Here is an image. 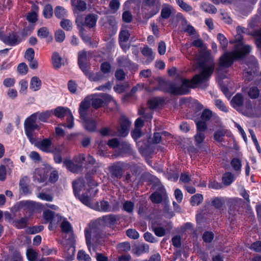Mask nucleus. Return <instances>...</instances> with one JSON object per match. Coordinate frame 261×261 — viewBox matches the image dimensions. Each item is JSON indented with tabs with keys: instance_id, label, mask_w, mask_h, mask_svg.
<instances>
[{
	"instance_id": "obj_25",
	"label": "nucleus",
	"mask_w": 261,
	"mask_h": 261,
	"mask_svg": "<svg viewBox=\"0 0 261 261\" xmlns=\"http://www.w3.org/2000/svg\"><path fill=\"white\" fill-rule=\"evenodd\" d=\"M92 208L98 211H102L105 212L111 211V207L109 202L105 200L100 201V205L98 202L93 203L92 206Z\"/></svg>"
},
{
	"instance_id": "obj_12",
	"label": "nucleus",
	"mask_w": 261,
	"mask_h": 261,
	"mask_svg": "<svg viewBox=\"0 0 261 261\" xmlns=\"http://www.w3.org/2000/svg\"><path fill=\"white\" fill-rule=\"evenodd\" d=\"M19 205L29 217L33 215L35 212L39 208V203L33 201L22 200L19 202Z\"/></svg>"
},
{
	"instance_id": "obj_59",
	"label": "nucleus",
	"mask_w": 261,
	"mask_h": 261,
	"mask_svg": "<svg viewBox=\"0 0 261 261\" xmlns=\"http://www.w3.org/2000/svg\"><path fill=\"white\" fill-rule=\"evenodd\" d=\"M212 116V112L208 109H205L203 111L201 115L202 120L204 121H208Z\"/></svg>"
},
{
	"instance_id": "obj_34",
	"label": "nucleus",
	"mask_w": 261,
	"mask_h": 261,
	"mask_svg": "<svg viewBox=\"0 0 261 261\" xmlns=\"http://www.w3.org/2000/svg\"><path fill=\"white\" fill-rule=\"evenodd\" d=\"M66 168L73 173H76L81 170L82 165L75 164L72 161L66 159Z\"/></svg>"
},
{
	"instance_id": "obj_39",
	"label": "nucleus",
	"mask_w": 261,
	"mask_h": 261,
	"mask_svg": "<svg viewBox=\"0 0 261 261\" xmlns=\"http://www.w3.org/2000/svg\"><path fill=\"white\" fill-rule=\"evenodd\" d=\"M65 150V145L64 143H62L61 144H58L56 146H52L50 153L52 154H63Z\"/></svg>"
},
{
	"instance_id": "obj_9",
	"label": "nucleus",
	"mask_w": 261,
	"mask_h": 261,
	"mask_svg": "<svg viewBox=\"0 0 261 261\" xmlns=\"http://www.w3.org/2000/svg\"><path fill=\"white\" fill-rule=\"evenodd\" d=\"M130 165L123 162H117L113 163L109 168L112 177L120 179L122 177L124 170L128 169Z\"/></svg>"
},
{
	"instance_id": "obj_35",
	"label": "nucleus",
	"mask_w": 261,
	"mask_h": 261,
	"mask_svg": "<svg viewBox=\"0 0 261 261\" xmlns=\"http://www.w3.org/2000/svg\"><path fill=\"white\" fill-rule=\"evenodd\" d=\"M66 127L72 128L74 126V118L71 111L66 108Z\"/></svg>"
},
{
	"instance_id": "obj_56",
	"label": "nucleus",
	"mask_w": 261,
	"mask_h": 261,
	"mask_svg": "<svg viewBox=\"0 0 261 261\" xmlns=\"http://www.w3.org/2000/svg\"><path fill=\"white\" fill-rule=\"evenodd\" d=\"M161 101L159 98H153L152 99H150L148 102L149 107L153 109L157 108L161 103Z\"/></svg>"
},
{
	"instance_id": "obj_18",
	"label": "nucleus",
	"mask_w": 261,
	"mask_h": 261,
	"mask_svg": "<svg viewBox=\"0 0 261 261\" xmlns=\"http://www.w3.org/2000/svg\"><path fill=\"white\" fill-rule=\"evenodd\" d=\"M81 119L84 128L87 131L94 132L96 130L97 123L94 119L86 117Z\"/></svg>"
},
{
	"instance_id": "obj_32",
	"label": "nucleus",
	"mask_w": 261,
	"mask_h": 261,
	"mask_svg": "<svg viewBox=\"0 0 261 261\" xmlns=\"http://www.w3.org/2000/svg\"><path fill=\"white\" fill-rule=\"evenodd\" d=\"M52 64L56 69H59L62 65V58L57 52H54L52 55Z\"/></svg>"
},
{
	"instance_id": "obj_47",
	"label": "nucleus",
	"mask_w": 261,
	"mask_h": 261,
	"mask_svg": "<svg viewBox=\"0 0 261 261\" xmlns=\"http://www.w3.org/2000/svg\"><path fill=\"white\" fill-rule=\"evenodd\" d=\"M134 203L131 201H125L123 203V210L129 214H132L134 210Z\"/></svg>"
},
{
	"instance_id": "obj_4",
	"label": "nucleus",
	"mask_w": 261,
	"mask_h": 261,
	"mask_svg": "<svg viewBox=\"0 0 261 261\" xmlns=\"http://www.w3.org/2000/svg\"><path fill=\"white\" fill-rule=\"evenodd\" d=\"M43 218L46 223H48V229L50 231H57L61 229L63 233H65V218L59 214L50 210L43 212Z\"/></svg>"
},
{
	"instance_id": "obj_28",
	"label": "nucleus",
	"mask_w": 261,
	"mask_h": 261,
	"mask_svg": "<svg viewBox=\"0 0 261 261\" xmlns=\"http://www.w3.org/2000/svg\"><path fill=\"white\" fill-rule=\"evenodd\" d=\"M97 155L101 157L107 156V143L105 141H101L97 143Z\"/></svg>"
},
{
	"instance_id": "obj_31",
	"label": "nucleus",
	"mask_w": 261,
	"mask_h": 261,
	"mask_svg": "<svg viewBox=\"0 0 261 261\" xmlns=\"http://www.w3.org/2000/svg\"><path fill=\"white\" fill-rule=\"evenodd\" d=\"M42 82L40 79L37 76L32 77L30 82V88L34 91L39 90L41 88Z\"/></svg>"
},
{
	"instance_id": "obj_10",
	"label": "nucleus",
	"mask_w": 261,
	"mask_h": 261,
	"mask_svg": "<svg viewBox=\"0 0 261 261\" xmlns=\"http://www.w3.org/2000/svg\"><path fill=\"white\" fill-rule=\"evenodd\" d=\"M231 103L236 110L242 113H243V108L244 107L247 110H250L252 108L250 100H248L246 103H244L243 96L241 93H237L232 97Z\"/></svg>"
},
{
	"instance_id": "obj_11",
	"label": "nucleus",
	"mask_w": 261,
	"mask_h": 261,
	"mask_svg": "<svg viewBox=\"0 0 261 261\" xmlns=\"http://www.w3.org/2000/svg\"><path fill=\"white\" fill-rule=\"evenodd\" d=\"M0 40L6 45L11 46H16L22 41L18 34H0Z\"/></svg>"
},
{
	"instance_id": "obj_38",
	"label": "nucleus",
	"mask_w": 261,
	"mask_h": 261,
	"mask_svg": "<svg viewBox=\"0 0 261 261\" xmlns=\"http://www.w3.org/2000/svg\"><path fill=\"white\" fill-rule=\"evenodd\" d=\"M34 11L29 13L27 16V20L29 22L35 23L37 20V12L38 11L39 8L37 6H34Z\"/></svg>"
},
{
	"instance_id": "obj_7",
	"label": "nucleus",
	"mask_w": 261,
	"mask_h": 261,
	"mask_svg": "<svg viewBox=\"0 0 261 261\" xmlns=\"http://www.w3.org/2000/svg\"><path fill=\"white\" fill-rule=\"evenodd\" d=\"M143 3L144 8L142 15L143 18L147 20L159 12V0H143Z\"/></svg>"
},
{
	"instance_id": "obj_33",
	"label": "nucleus",
	"mask_w": 261,
	"mask_h": 261,
	"mask_svg": "<svg viewBox=\"0 0 261 261\" xmlns=\"http://www.w3.org/2000/svg\"><path fill=\"white\" fill-rule=\"evenodd\" d=\"M235 179V176L231 172L225 173L222 177V182L225 186H229L233 182Z\"/></svg>"
},
{
	"instance_id": "obj_13",
	"label": "nucleus",
	"mask_w": 261,
	"mask_h": 261,
	"mask_svg": "<svg viewBox=\"0 0 261 261\" xmlns=\"http://www.w3.org/2000/svg\"><path fill=\"white\" fill-rule=\"evenodd\" d=\"M248 69L244 72L243 77L246 81H250L253 80L254 76L258 69V63L254 58L252 59L251 63L247 64Z\"/></svg>"
},
{
	"instance_id": "obj_21",
	"label": "nucleus",
	"mask_w": 261,
	"mask_h": 261,
	"mask_svg": "<svg viewBox=\"0 0 261 261\" xmlns=\"http://www.w3.org/2000/svg\"><path fill=\"white\" fill-rule=\"evenodd\" d=\"M117 61L120 66L126 67L132 69H137L138 65L133 63L126 57L121 56L117 58Z\"/></svg>"
},
{
	"instance_id": "obj_26",
	"label": "nucleus",
	"mask_w": 261,
	"mask_h": 261,
	"mask_svg": "<svg viewBox=\"0 0 261 261\" xmlns=\"http://www.w3.org/2000/svg\"><path fill=\"white\" fill-rule=\"evenodd\" d=\"M29 217H23L19 219H16L13 220L12 222V225L16 228L18 229H24L26 228L29 224Z\"/></svg>"
},
{
	"instance_id": "obj_27",
	"label": "nucleus",
	"mask_w": 261,
	"mask_h": 261,
	"mask_svg": "<svg viewBox=\"0 0 261 261\" xmlns=\"http://www.w3.org/2000/svg\"><path fill=\"white\" fill-rule=\"evenodd\" d=\"M55 15L57 18L61 19V26L62 28H65V19L64 18L65 15V9L61 6H57L55 9Z\"/></svg>"
},
{
	"instance_id": "obj_55",
	"label": "nucleus",
	"mask_w": 261,
	"mask_h": 261,
	"mask_svg": "<svg viewBox=\"0 0 261 261\" xmlns=\"http://www.w3.org/2000/svg\"><path fill=\"white\" fill-rule=\"evenodd\" d=\"M218 39L219 40L221 46L224 50H226L227 45L228 44L226 38L223 35V34H218Z\"/></svg>"
},
{
	"instance_id": "obj_61",
	"label": "nucleus",
	"mask_w": 261,
	"mask_h": 261,
	"mask_svg": "<svg viewBox=\"0 0 261 261\" xmlns=\"http://www.w3.org/2000/svg\"><path fill=\"white\" fill-rule=\"evenodd\" d=\"M214 233L211 231H205L202 236V239L205 243H211L214 239Z\"/></svg>"
},
{
	"instance_id": "obj_29",
	"label": "nucleus",
	"mask_w": 261,
	"mask_h": 261,
	"mask_svg": "<svg viewBox=\"0 0 261 261\" xmlns=\"http://www.w3.org/2000/svg\"><path fill=\"white\" fill-rule=\"evenodd\" d=\"M149 250V248L148 245L142 244L133 248L132 252L136 256H139L144 253L148 252Z\"/></svg>"
},
{
	"instance_id": "obj_42",
	"label": "nucleus",
	"mask_w": 261,
	"mask_h": 261,
	"mask_svg": "<svg viewBox=\"0 0 261 261\" xmlns=\"http://www.w3.org/2000/svg\"><path fill=\"white\" fill-rule=\"evenodd\" d=\"M203 199L202 194H196L191 197L190 202L192 206L198 205L202 202Z\"/></svg>"
},
{
	"instance_id": "obj_50",
	"label": "nucleus",
	"mask_w": 261,
	"mask_h": 261,
	"mask_svg": "<svg viewBox=\"0 0 261 261\" xmlns=\"http://www.w3.org/2000/svg\"><path fill=\"white\" fill-rule=\"evenodd\" d=\"M259 94V91L256 87H251L248 91V95L251 99L257 98Z\"/></svg>"
},
{
	"instance_id": "obj_45",
	"label": "nucleus",
	"mask_w": 261,
	"mask_h": 261,
	"mask_svg": "<svg viewBox=\"0 0 261 261\" xmlns=\"http://www.w3.org/2000/svg\"><path fill=\"white\" fill-rule=\"evenodd\" d=\"M26 255L29 261H36L38 253L33 249L29 248L27 251Z\"/></svg>"
},
{
	"instance_id": "obj_6",
	"label": "nucleus",
	"mask_w": 261,
	"mask_h": 261,
	"mask_svg": "<svg viewBox=\"0 0 261 261\" xmlns=\"http://www.w3.org/2000/svg\"><path fill=\"white\" fill-rule=\"evenodd\" d=\"M66 248L69 246L68 249V256L66 255V258L72 260L75 255V239L73 232L72 227L70 223L66 221Z\"/></svg>"
},
{
	"instance_id": "obj_46",
	"label": "nucleus",
	"mask_w": 261,
	"mask_h": 261,
	"mask_svg": "<svg viewBox=\"0 0 261 261\" xmlns=\"http://www.w3.org/2000/svg\"><path fill=\"white\" fill-rule=\"evenodd\" d=\"M202 10L208 13L215 14L217 10V8L213 5L209 3H204L201 6Z\"/></svg>"
},
{
	"instance_id": "obj_51",
	"label": "nucleus",
	"mask_w": 261,
	"mask_h": 261,
	"mask_svg": "<svg viewBox=\"0 0 261 261\" xmlns=\"http://www.w3.org/2000/svg\"><path fill=\"white\" fill-rule=\"evenodd\" d=\"M176 4L181 8L183 10L186 12H190L193 10L192 6L186 3L184 0H175Z\"/></svg>"
},
{
	"instance_id": "obj_14",
	"label": "nucleus",
	"mask_w": 261,
	"mask_h": 261,
	"mask_svg": "<svg viewBox=\"0 0 261 261\" xmlns=\"http://www.w3.org/2000/svg\"><path fill=\"white\" fill-rule=\"evenodd\" d=\"M49 173V169L47 167L37 168L34 173V181L39 183L43 182L46 180Z\"/></svg>"
},
{
	"instance_id": "obj_40",
	"label": "nucleus",
	"mask_w": 261,
	"mask_h": 261,
	"mask_svg": "<svg viewBox=\"0 0 261 261\" xmlns=\"http://www.w3.org/2000/svg\"><path fill=\"white\" fill-rule=\"evenodd\" d=\"M173 10H174L171 6H168L164 7L161 10V15L163 18L168 19L170 17Z\"/></svg>"
},
{
	"instance_id": "obj_58",
	"label": "nucleus",
	"mask_w": 261,
	"mask_h": 261,
	"mask_svg": "<svg viewBox=\"0 0 261 261\" xmlns=\"http://www.w3.org/2000/svg\"><path fill=\"white\" fill-rule=\"evenodd\" d=\"M77 258L79 260L85 261H91V257L90 256L86 254L84 251L80 250L79 251L77 255Z\"/></svg>"
},
{
	"instance_id": "obj_37",
	"label": "nucleus",
	"mask_w": 261,
	"mask_h": 261,
	"mask_svg": "<svg viewBox=\"0 0 261 261\" xmlns=\"http://www.w3.org/2000/svg\"><path fill=\"white\" fill-rule=\"evenodd\" d=\"M52 111L53 116L55 115L59 118H63L65 116V107H58Z\"/></svg>"
},
{
	"instance_id": "obj_60",
	"label": "nucleus",
	"mask_w": 261,
	"mask_h": 261,
	"mask_svg": "<svg viewBox=\"0 0 261 261\" xmlns=\"http://www.w3.org/2000/svg\"><path fill=\"white\" fill-rule=\"evenodd\" d=\"M17 71L20 74L22 75L26 74L28 71V67L27 65L23 62L19 64L17 66Z\"/></svg>"
},
{
	"instance_id": "obj_30",
	"label": "nucleus",
	"mask_w": 261,
	"mask_h": 261,
	"mask_svg": "<svg viewBox=\"0 0 261 261\" xmlns=\"http://www.w3.org/2000/svg\"><path fill=\"white\" fill-rule=\"evenodd\" d=\"M141 53L147 58L146 61V64L150 63L154 60V56L151 48L148 47H145L142 49Z\"/></svg>"
},
{
	"instance_id": "obj_24",
	"label": "nucleus",
	"mask_w": 261,
	"mask_h": 261,
	"mask_svg": "<svg viewBox=\"0 0 261 261\" xmlns=\"http://www.w3.org/2000/svg\"><path fill=\"white\" fill-rule=\"evenodd\" d=\"M32 115H35L36 116V119L38 118L40 121L44 123L49 122L48 121V119L53 116L51 110H47L42 112L38 111Z\"/></svg>"
},
{
	"instance_id": "obj_52",
	"label": "nucleus",
	"mask_w": 261,
	"mask_h": 261,
	"mask_svg": "<svg viewBox=\"0 0 261 261\" xmlns=\"http://www.w3.org/2000/svg\"><path fill=\"white\" fill-rule=\"evenodd\" d=\"M87 76L90 81H99L102 80L104 77L103 75L100 72L94 73L90 72Z\"/></svg>"
},
{
	"instance_id": "obj_63",
	"label": "nucleus",
	"mask_w": 261,
	"mask_h": 261,
	"mask_svg": "<svg viewBox=\"0 0 261 261\" xmlns=\"http://www.w3.org/2000/svg\"><path fill=\"white\" fill-rule=\"evenodd\" d=\"M49 176L48 181L50 183H55L59 178V174L58 172L56 170H53V171L50 172Z\"/></svg>"
},
{
	"instance_id": "obj_22",
	"label": "nucleus",
	"mask_w": 261,
	"mask_h": 261,
	"mask_svg": "<svg viewBox=\"0 0 261 261\" xmlns=\"http://www.w3.org/2000/svg\"><path fill=\"white\" fill-rule=\"evenodd\" d=\"M75 160L81 164H82L84 162L90 165H94L96 163L95 159L90 154L86 156L84 154H80L75 158Z\"/></svg>"
},
{
	"instance_id": "obj_44",
	"label": "nucleus",
	"mask_w": 261,
	"mask_h": 261,
	"mask_svg": "<svg viewBox=\"0 0 261 261\" xmlns=\"http://www.w3.org/2000/svg\"><path fill=\"white\" fill-rule=\"evenodd\" d=\"M44 229L43 225H36L28 227L27 229V232L28 234H33L41 232Z\"/></svg>"
},
{
	"instance_id": "obj_1",
	"label": "nucleus",
	"mask_w": 261,
	"mask_h": 261,
	"mask_svg": "<svg viewBox=\"0 0 261 261\" xmlns=\"http://www.w3.org/2000/svg\"><path fill=\"white\" fill-rule=\"evenodd\" d=\"M201 71L199 74H195L192 80L182 79L181 84L177 85L175 83H166V88L163 90L174 95H185L189 93V88H195L197 85L207 81L213 73L215 65H205L203 63L199 65Z\"/></svg>"
},
{
	"instance_id": "obj_64",
	"label": "nucleus",
	"mask_w": 261,
	"mask_h": 261,
	"mask_svg": "<svg viewBox=\"0 0 261 261\" xmlns=\"http://www.w3.org/2000/svg\"><path fill=\"white\" fill-rule=\"evenodd\" d=\"M192 45L200 48L202 51H205L207 48L201 39H197L194 41L192 42Z\"/></svg>"
},
{
	"instance_id": "obj_17",
	"label": "nucleus",
	"mask_w": 261,
	"mask_h": 261,
	"mask_svg": "<svg viewBox=\"0 0 261 261\" xmlns=\"http://www.w3.org/2000/svg\"><path fill=\"white\" fill-rule=\"evenodd\" d=\"M51 145L52 139L50 138H44L35 143V146L38 149L46 153H50Z\"/></svg>"
},
{
	"instance_id": "obj_54",
	"label": "nucleus",
	"mask_w": 261,
	"mask_h": 261,
	"mask_svg": "<svg viewBox=\"0 0 261 261\" xmlns=\"http://www.w3.org/2000/svg\"><path fill=\"white\" fill-rule=\"evenodd\" d=\"M224 203L223 198L222 197H215L212 201V204L216 208H220Z\"/></svg>"
},
{
	"instance_id": "obj_53",
	"label": "nucleus",
	"mask_w": 261,
	"mask_h": 261,
	"mask_svg": "<svg viewBox=\"0 0 261 261\" xmlns=\"http://www.w3.org/2000/svg\"><path fill=\"white\" fill-rule=\"evenodd\" d=\"M152 228L155 234L158 237H162L166 234V230L162 227H157L154 225H152Z\"/></svg>"
},
{
	"instance_id": "obj_36",
	"label": "nucleus",
	"mask_w": 261,
	"mask_h": 261,
	"mask_svg": "<svg viewBox=\"0 0 261 261\" xmlns=\"http://www.w3.org/2000/svg\"><path fill=\"white\" fill-rule=\"evenodd\" d=\"M230 165L235 171L240 172L242 168V162L240 159L237 158L232 159Z\"/></svg>"
},
{
	"instance_id": "obj_49",
	"label": "nucleus",
	"mask_w": 261,
	"mask_h": 261,
	"mask_svg": "<svg viewBox=\"0 0 261 261\" xmlns=\"http://www.w3.org/2000/svg\"><path fill=\"white\" fill-rule=\"evenodd\" d=\"M205 138V132H197L194 136L196 145H198L202 143Z\"/></svg>"
},
{
	"instance_id": "obj_62",
	"label": "nucleus",
	"mask_w": 261,
	"mask_h": 261,
	"mask_svg": "<svg viewBox=\"0 0 261 261\" xmlns=\"http://www.w3.org/2000/svg\"><path fill=\"white\" fill-rule=\"evenodd\" d=\"M35 51L33 48H29L27 49L24 55V58L28 61L34 59Z\"/></svg>"
},
{
	"instance_id": "obj_8",
	"label": "nucleus",
	"mask_w": 261,
	"mask_h": 261,
	"mask_svg": "<svg viewBox=\"0 0 261 261\" xmlns=\"http://www.w3.org/2000/svg\"><path fill=\"white\" fill-rule=\"evenodd\" d=\"M97 19L98 16L92 14L86 16L84 22L79 20H76V22L80 32H88L95 27Z\"/></svg>"
},
{
	"instance_id": "obj_2",
	"label": "nucleus",
	"mask_w": 261,
	"mask_h": 261,
	"mask_svg": "<svg viewBox=\"0 0 261 261\" xmlns=\"http://www.w3.org/2000/svg\"><path fill=\"white\" fill-rule=\"evenodd\" d=\"M243 38L238 34L235 39L230 40V43L234 44V48L231 51H226L220 58L218 71L230 67L235 61L242 60L251 51L252 47L243 43Z\"/></svg>"
},
{
	"instance_id": "obj_57",
	"label": "nucleus",
	"mask_w": 261,
	"mask_h": 261,
	"mask_svg": "<svg viewBox=\"0 0 261 261\" xmlns=\"http://www.w3.org/2000/svg\"><path fill=\"white\" fill-rule=\"evenodd\" d=\"M150 199L152 202L155 203H161L162 201V196L158 192H154L150 195Z\"/></svg>"
},
{
	"instance_id": "obj_5",
	"label": "nucleus",
	"mask_w": 261,
	"mask_h": 261,
	"mask_svg": "<svg viewBox=\"0 0 261 261\" xmlns=\"http://www.w3.org/2000/svg\"><path fill=\"white\" fill-rule=\"evenodd\" d=\"M36 117L35 115H31L27 117L24 122V129L25 134L31 144H34L36 141L34 137V133L35 130L39 131L40 129V126L36 123Z\"/></svg>"
},
{
	"instance_id": "obj_48",
	"label": "nucleus",
	"mask_w": 261,
	"mask_h": 261,
	"mask_svg": "<svg viewBox=\"0 0 261 261\" xmlns=\"http://www.w3.org/2000/svg\"><path fill=\"white\" fill-rule=\"evenodd\" d=\"M226 130L219 129L217 130L214 135V139L218 142H222L224 141V137L226 134Z\"/></svg>"
},
{
	"instance_id": "obj_16",
	"label": "nucleus",
	"mask_w": 261,
	"mask_h": 261,
	"mask_svg": "<svg viewBox=\"0 0 261 261\" xmlns=\"http://www.w3.org/2000/svg\"><path fill=\"white\" fill-rule=\"evenodd\" d=\"M120 127L118 133L120 136L125 137L127 135L130 126V122L125 116H122L119 121Z\"/></svg>"
},
{
	"instance_id": "obj_15",
	"label": "nucleus",
	"mask_w": 261,
	"mask_h": 261,
	"mask_svg": "<svg viewBox=\"0 0 261 261\" xmlns=\"http://www.w3.org/2000/svg\"><path fill=\"white\" fill-rule=\"evenodd\" d=\"M113 98L111 96L107 94L101 93L98 95V96H95L92 97L91 99L92 101L91 105L94 108L97 109L102 106L103 103V99L110 101Z\"/></svg>"
},
{
	"instance_id": "obj_20",
	"label": "nucleus",
	"mask_w": 261,
	"mask_h": 261,
	"mask_svg": "<svg viewBox=\"0 0 261 261\" xmlns=\"http://www.w3.org/2000/svg\"><path fill=\"white\" fill-rule=\"evenodd\" d=\"M78 185V182L76 181H74L72 182V186L73 191L74 192L75 196L76 197L77 195L79 196V198L80 201L84 203L85 205L88 206L92 208V205L93 204L91 203V200L88 196L82 195H79L78 194V192L76 190V187Z\"/></svg>"
},
{
	"instance_id": "obj_41",
	"label": "nucleus",
	"mask_w": 261,
	"mask_h": 261,
	"mask_svg": "<svg viewBox=\"0 0 261 261\" xmlns=\"http://www.w3.org/2000/svg\"><path fill=\"white\" fill-rule=\"evenodd\" d=\"M43 15L45 18H50L53 15V9L50 4L45 5L43 10Z\"/></svg>"
},
{
	"instance_id": "obj_19",
	"label": "nucleus",
	"mask_w": 261,
	"mask_h": 261,
	"mask_svg": "<svg viewBox=\"0 0 261 261\" xmlns=\"http://www.w3.org/2000/svg\"><path fill=\"white\" fill-rule=\"evenodd\" d=\"M177 18L180 22L182 26V29L185 33H195L196 32L194 28L188 23V21L181 14H177Z\"/></svg>"
},
{
	"instance_id": "obj_3",
	"label": "nucleus",
	"mask_w": 261,
	"mask_h": 261,
	"mask_svg": "<svg viewBox=\"0 0 261 261\" xmlns=\"http://www.w3.org/2000/svg\"><path fill=\"white\" fill-rule=\"evenodd\" d=\"M118 220V216L113 214H109L103 216L101 219L91 222L88 227L85 229V235L87 246L90 250L92 246V237L93 245L97 246L102 242V239L106 237L103 233V226L101 225L102 221L107 225L115 224Z\"/></svg>"
},
{
	"instance_id": "obj_43",
	"label": "nucleus",
	"mask_w": 261,
	"mask_h": 261,
	"mask_svg": "<svg viewBox=\"0 0 261 261\" xmlns=\"http://www.w3.org/2000/svg\"><path fill=\"white\" fill-rule=\"evenodd\" d=\"M195 122L197 127V132H205L206 130L207 126L206 121L196 119Z\"/></svg>"
},
{
	"instance_id": "obj_23",
	"label": "nucleus",
	"mask_w": 261,
	"mask_h": 261,
	"mask_svg": "<svg viewBox=\"0 0 261 261\" xmlns=\"http://www.w3.org/2000/svg\"><path fill=\"white\" fill-rule=\"evenodd\" d=\"M90 105L91 102L87 98H85L81 102L79 109L81 119L87 117V111L90 108Z\"/></svg>"
}]
</instances>
